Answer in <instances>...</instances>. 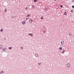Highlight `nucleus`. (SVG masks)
Here are the masks:
<instances>
[{
  "label": "nucleus",
  "instance_id": "27",
  "mask_svg": "<svg viewBox=\"0 0 74 74\" xmlns=\"http://www.w3.org/2000/svg\"><path fill=\"white\" fill-rule=\"evenodd\" d=\"M27 8H26V9H27Z\"/></svg>",
  "mask_w": 74,
  "mask_h": 74
},
{
  "label": "nucleus",
  "instance_id": "30",
  "mask_svg": "<svg viewBox=\"0 0 74 74\" xmlns=\"http://www.w3.org/2000/svg\"><path fill=\"white\" fill-rule=\"evenodd\" d=\"M73 2H74V1H73Z\"/></svg>",
  "mask_w": 74,
  "mask_h": 74
},
{
  "label": "nucleus",
  "instance_id": "26",
  "mask_svg": "<svg viewBox=\"0 0 74 74\" xmlns=\"http://www.w3.org/2000/svg\"><path fill=\"white\" fill-rule=\"evenodd\" d=\"M29 36H30V34H29Z\"/></svg>",
  "mask_w": 74,
  "mask_h": 74
},
{
  "label": "nucleus",
  "instance_id": "1",
  "mask_svg": "<svg viewBox=\"0 0 74 74\" xmlns=\"http://www.w3.org/2000/svg\"><path fill=\"white\" fill-rule=\"evenodd\" d=\"M2 50L3 52H4V51H6V48H5L4 49H3Z\"/></svg>",
  "mask_w": 74,
  "mask_h": 74
},
{
  "label": "nucleus",
  "instance_id": "14",
  "mask_svg": "<svg viewBox=\"0 0 74 74\" xmlns=\"http://www.w3.org/2000/svg\"><path fill=\"white\" fill-rule=\"evenodd\" d=\"M9 49H12V47H9Z\"/></svg>",
  "mask_w": 74,
  "mask_h": 74
},
{
  "label": "nucleus",
  "instance_id": "6",
  "mask_svg": "<svg viewBox=\"0 0 74 74\" xmlns=\"http://www.w3.org/2000/svg\"><path fill=\"white\" fill-rule=\"evenodd\" d=\"M29 22L30 23H32V19H30L29 21Z\"/></svg>",
  "mask_w": 74,
  "mask_h": 74
},
{
  "label": "nucleus",
  "instance_id": "22",
  "mask_svg": "<svg viewBox=\"0 0 74 74\" xmlns=\"http://www.w3.org/2000/svg\"><path fill=\"white\" fill-rule=\"evenodd\" d=\"M4 73V72H3V71H2L1 72V73Z\"/></svg>",
  "mask_w": 74,
  "mask_h": 74
},
{
  "label": "nucleus",
  "instance_id": "4",
  "mask_svg": "<svg viewBox=\"0 0 74 74\" xmlns=\"http://www.w3.org/2000/svg\"><path fill=\"white\" fill-rule=\"evenodd\" d=\"M61 43L62 45H63V44H64V41H62Z\"/></svg>",
  "mask_w": 74,
  "mask_h": 74
},
{
  "label": "nucleus",
  "instance_id": "21",
  "mask_svg": "<svg viewBox=\"0 0 74 74\" xmlns=\"http://www.w3.org/2000/svg\"><path fill=\"white\" fill-rule=\"evenodd\" d=\"M21 49H23V47H21Z\"/></svg>",
  "mask_w": 74,
  "mask_h": 74
},
{
  "label": "nucleus",
  "instance_id": "13",
  "mask_svg": "<svg viewBox=\"0 0 74 74\" xmlns=\"http://www.w3.org/2000/svg\"><path fill=\"white\" fill-rule=\"evenodd\" d=\"M30 36H33V34H30Z\"/></svg>",
  "mask_w": 74,
  "mask_h": 74
},
{
  "label": "nucleus",
  "instance_id": "24",
  "mask_svg": "<svg viewBox=\"0 0 74 74\" xmlns=\"http://www.w3.org/2000/svg\"><path fill=\"white\" fill-rule=\"evenodd\" d=\"M27 19H28V18H26V20H27Z\"/></svg>",
  "mask_w": 74,
  "mask_h": 74
},
{
  "label": "nucleus",
  "instance_id": "28",
  "mask_svg": "<svg viewBox=\"0 0 74 74\" xmlns=\"http://www.w3.org/2000/svg\"><path fill=\"white\" fill-rule=\"evenodd\" d=\"M54 1H56V0H54Z\"/></svg>",
  "mask_w": 74,
  "mask_h": 74
},
{
  "label": "nucleus",
  "instance_id": "3",
  "mask_svg": "<svg viewBox=\"0 0 74 74\" xmlns=\"http://www.w3.org/2000/svg\"><path fill=\"white\" fill-rule=\"evenodd\" d=\"M70 66V64L69 63H68L67 64V66L68 67H69Z\"/></svg>",
  "mask_w": 74,
  "mask_h": 74
},
{
  "label": "nucleus",
  "instance_id": "18",
  "mask_svg": "<svg viewBox=\"0 0 74 74\" xmlns=\"http://www.w3.org/2000/svg\"><path fill=\"white\" fill-rule=\"evenodd\" d=\"M60 7H61V8H63V6H62V5H60Z\"/></svg>",
  "mask_w": 74,
  "mask_h": 74
},
{
  "label": "nucleus",
  "instance_id": "5",
  "mask_svg": "<svg viewBox=\"0 0 74 74\" xmlns=\"http://www.w3.org/2000/svg\"><path fill=\"white\" fill-rule=\"evenodd\" d=\"M4 12H6L7 11V9H5L4 10Z\"/></svg>",
  "mask_w": 74,
  "mask_h": 74
},
{
  "label": "nucleus",
  "instance_id": "15",
  "mask_svg": "<svg viewBox=\"0 0 74 74\" xmlns=\"http://www.w3.org/2000/svg\"><path fill=\"white\" fill-rule=\"evenodd\" d=\"M32 8H34V5H32Z\"/></svg>",
  "mask_w": 74,
  "mask_h": 74
},
{
  "label": "nucleus",
  "instance_id": "11",
  "mask_svg": "<svg viewBox=\"0 0 74 74\" xmlns=\"http://www.w3.org/2000/svg\"><path fill=\"white\" fill-rule=\"evenodd\" d=\"M2 47V45H0V49H1Z\"/></svg>",
  "mask_w": 74,
  "mask_h": 74
},
{
  "label": "nucleus",
  "instance_id": "16",
  "mask_svg": "<svg viewBox=\"0 0 74 74\" xmlns=\"http://www.w3.org/2000/svg\"><path fill=\"white\" fill-rule=\"evenodd\" d=\"M71 12H72V13H73V10H72L71 11Z\"/></svg>",
  "mask_w": 74,
  "mask_h": 74
},
{
  "label": "nucleus",
  "instance_id": "29",
  "mask_svg": "<svg viewBox=\"0 0 74 74\" xmlns=\"http://www.w3.org/2000/svg\"><path fill=\"white\" fill-rule=\"evenodd\" d=\"M70 36H71V34H70Z\"/></svg>",
  "mask_w": 74,
  "mask_h": 74
},
{
  "label": "nucleus",
  "instance_id": "12",
  "mask_svg": "<svg viewBox=\"0 0 74 74\" xmlns=\"http://www.w3.org/2000/svg\"><path fill=\"white\" fill-rule=\"evenodd\" d=\"M37 0H34V2H37Z\"/></svg>",
  "mask_w": 74,
  "mask_h": 74
},
{
  "label": "nucleus",
  "instance_id": "19",
  "mask_svg": "<svg viewBox=\"0 0 74 74\" xmlns=\"http://www.w3.org/2000/svg\"><path fill=\"white\" fill-rule=\"evenodd\" d=\"M30 15H28L27 16V17H29V16H30Z\"/></svg>",
  "mask_w": 74,
  "mask_h": 74
},
{
  "label": "nucleus",
  "instance_id": "9",
  "mask_svg": "<svg viewBox=\"0 0 74 74\" xmlns=\"http://www.w3.org/2000/svg\"><path fill=\"white\" fill-rule=\"evenodd\" d=\"M64 52H65V51H62V52H61V53H64Z\"/></svg>",
  "mask_w": 74,
  "mask_h": 74
},
{
  "label": "nucleus",
  "instance_id": "10",
  "mask_svg": "<svg viewBox=\"0 0 74 74\" xmlns=\"http://www.w3.org/2000/svg\"><path fill=\"white\" fill-rule=\"evenodd\" d=\"M35 56L36 57H37L38 56V55H37V54H35Z\"/></svg>",
  "mask_w": 74,
  "mask_h": 74
},
{
  "label": "nucleus",
  "instance_id": "25",
  "mask_svg": "<svg viewBox=\"0 0 74 74\" xmlns=\"http://www.w3.org/2000/svg\"><path fill=\"white\" fill-rule=\"evenodd\" d=\"M41 64V63H38V64H39H39Z\"/></svg>",
  "mask_w": 74,
  "mask_h": 74
},
{
  "label": "nucleus",
  "instance_id": "8",
  "mask_svg": "<svg viewBox=\"0 0 74 74\" xmlns=\"http://www.w3.org/2000/svg\"><path fill=\"white\" fill-rule=\"evenodd\" d=\"M64 15H67V12H65L64 13Z\"/></svg>",
  "mask_w": 74,
  "mask_h": 74
},
{
  "label": "nucleus",
  "instance_id": "23",
  "mask_svg": "<svg viewBox=\"0 0 74 74\" xmlns=\"http://www.w3.org/2000/svg\"><path fill=\"white\" fill-rule=\"evenodd\" d=\"M72 8H74V5H73L72 6Z\"/></svg>",
  "mask_w": 74,
  "mask_h": 74
},
{
  "label": "nucleus",
  "instance_id": "20",
  "mask_svg": "<svg viewBox=\"0 0 74 74\" xmlns=\"http://www.w3.org/2000/svg\"><path fill=\"white\" fill-rule=\"evenodd\" d=\"M3 29H1V32H3Z\"/></svg>",
  "mask_w": 74,
  "mask_h": 74
},
{
  "label": "nucleus",
  "instance_id": "17",
  "mask_svg": "<svg viewBox=\"0 0 74 74\" xmlns=\"http://www.w3.org/2000/svg\"><path fill=\"white\" fill-rule=\"evenodd\" d=\"M43 19V17L42 16L41 18V19Z\"/></svg>",
  "mask_w": 74,
  "mask_h": 74
},
{
  "label": "nucleus",
  "instance_id": "2",
  "mask_svg": "<svg viewBox=\"0 0 74 74\" xmlns=\"http://www.w3.org/2000/svg\"><path fill=\"white\" fill-rule=\"evenodd\" d=\"M22 23L23 24V25H25V23H26V21H23L22 22Z\"/></svg>",
  "mask_w": 74,
  "mask_h": 74
},
{
  "label": "nucleus",
  "instance_id": "7",
  "mask_svg": "<svg viewBox=\"0 0 74 74\" xmlns=\"http://www.w3.org/2000/svg\"><path fill=\"white\" fill-rule=\"evenodd\" d=\"M62 49H63V48L61 47H60L59 48V49L60 50H62Z\"/></svg>",
  "mask_w": 74,
  "mask_h": 74
}]
</instances>
